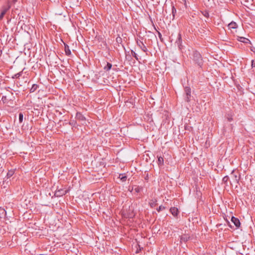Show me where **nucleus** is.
<instances>
[{
  "label": "nucleus",
  "instance_id": "nucleus-5",
  "mask_svg": "<svg viewBox=\"0 0 255 255\" xmlns=\"http://www.w3.org/2000/svg\"><path fill=\"white\" fill-rule=\"evenodd\" d=\"M69 192L68 189H60L57 190L55 192V195L57 197H61L65 195Z\"/></svg>",
  "mask_w": 255,
  "mask_h": 255
},
{
  "label": "nucleus",
  "instance_id": "nucleus-25",
  "mask_svg": "<svg viewBox=\"0 0 255 255\" xmlns=\"http://www.w3.org/2000/svg\"><path fill=\"white\" fill-rule=\"evenodd\" d=\"M165 209H166L165 207H164V206H163L162 205H160V206H159L158 208H157L156 209V210H157V212H160V211H162V210H164Z\"/></svg>",
  "mask_w": 255,
  "mask_h": 255
},
{
  "label": "nucleus",
  "instance_id": "nucleus-16",
  "mask_svg": "<svg viewBox=\"0 0 255 255\" xmlns=\"http://www.w3.org/2000/svg\"><path fill=\"white\" fill-rule=\"evenodd\" d=\"M8 9H9V7L5 8L2 10V11L1 12V13L0 14V20L3 18L4 15L5 14L6 12H7V11L8 10Z\"/></svg>",
  "mask_w": 255,
  "mask_h": 255
},
{
  "label": "nucleus",
  "instance_id": "nucleus-37",
  "mask_svg": "<svg viewBox=\"0 0 255 255\" xmlns=\"http://www.w3.org/2000/svg\"><path fill=\"white\" fill-rule=\"evenodd\" d=\"M122 46H123V47L124 48V49L126 51V48H125V47L124 46V45H123V44H122Z\"/></svg>",
  "mask_w": 255,
  "mask_h": 255
},
{
  "label": "nucleus",
  "instance_id": "nucleus-13",
  "mask_svg": "<svg viewBox=\"0 0 255 255\" xmlns=\"http://www.w3.org/2000/svg\"><path fill=\"white\" fill-rule=\"evenodd\" d=\"M238 40L239 41L245 43H248L249 42H250V41L249 39L246 38L244 37H238Z\"/></svg>",
  "mask_w": 255,
  "mask_h": 255
},
{
  "label": "nucleus",
  "instance_id": "nucleus-15",
  "mask_svg": "<svg viewBox=\"0 0 255 255\" xmlns=\"http://www.w3.org/2000/svg\"><path fill=\"white\" fill-rule=\"evenodd\" d=\"M119 178L121 179L123 182H125L126 181L127 179V176H126L125 173L124 174H120Z\"/></svg>",
  "mask_w": 255,
  "mask_h": 255
},
{
  "label": "nucleus",
  "instance_id": "nucleus-2",
  "mask_svg": "<svg viewBox=\"0 0 255 255\" xmlns=\"http://www.w3.org/2000/svg\"><path fill=\"white\" fill-rule=\"evenodd\" d=\"M184 92L185 96L184 98L185 101L189 102L190 101L191 98V89L189 87H186L184 88Z\"/></svg>",
  "mask_w": 255,
  "mask_h": 255
},
{
  "label": "nucleus",
  "instance_id": "nucleus-19",
  "mask_svg": "<svg viewBox=\"0 0 255 255\" xmlns=\"http://www.w3.org/2000/svg\"><path fill=\"white\" fill-rule=\"evenodd\" d=\"M229 177L228 176L226 175L224 176L222 179V182L226 185L228 186V181L229 180Z\"/></svg>",
  "mask_w": 255,
  "mask_h": 255
},
{
  "label": "nucleus",
  "instance_id": "nucleus-4",
  "mask_svg": "<svg viewBox=\"0 0 255 255\" xmlns=\"http://www.w3.org/2000/svg\"><path fill=\"white\" fill-rule=\"evenodd\" d=\"M237 173H238L236 172L234 170H233L231 173L233 182L236 184H238L240 180V176H238Z\"/></svg>",
  "mask_w": 255,
  "mask_h": 255
},
{
  "label": "nucleus",
  "instance_id": "nucleus-11",
  "mask_svg": "<svg viewBox=\"0 0 255 255\" xmlns=\"http://www.w3.org/2000/svg\"><path fill=\"white\" fill-rule=\"evenodd\" d=\"M190 237L188 234L182 235L180 237V242H186L190 239Z\"/></svg>",
  "mask_w": 255,
  "mask_h": 255
},
{
  "label": "nucleus",
  "instance_id": "nucleus-17",
  "mask_svg": "<svg viewBox=\"0 0 255 255\" xmlns=\"http://www.w3.org/2000/svg\"><path fill=\"white\" fill-rule=\"evenodd\" d=\"M149 204L151 207H154L157 205V200L155 199H152L149 203Z\"/></svg>",
  "mask_w": 255,
  "mask_h": 255
},
{
  "label": "nucleus",
  "instance_id": "nucleus-32",
  "mask_svg": "<svg viewBox=\"0 0 255 255\" xmlns=\"http://www.w3.org/2000/svg\"><path fill=\"white\" fill-rule=\"evenodd\" d=\"M254 61L253 60L252 61V67H255V63H254Z\"/></svg>",
  "mask_w": 255,
  "mask_h": 255
},
{
  "label": "nucleus",
  "instance_id": "nucleus-24",
  "mask_svg": "<svg viewBox=\"0 0 255 255\" xmlns=\"http://www.w3.org/2000/svg\"><path fill=\"white\" fill-rule=\"evenodd\" d=\"M143 189V188L142 187H139V186H136L135 188H134V191L136 193H139L140 192V191H142V190Z\"/></svg>",
  "mask_w": 255,
  "mask_h": 255
},
{
  "label": "nucleus",
  "instance_id": "nucleus-29",
  "mask_svg": "<svg viewBox=\"0 0 255 255\" xmlns=\"http://www.w3.org/2000/svg\"><path fill=\"white\" fill-rule=\"evenodd\" d=\"M202 13L204 15V16H205V17H209V13L208 11H204L202 12Z\"/></svg>",
  "mask_w": 255,
  "mask_h": 255
},
{
  "label": "nucleus",
  "instance_id": "nucleus-31",
  "mask_svg": "<svg viewBox=\"0 0 255 255\" xmlns=\"http://www.w3.org/2000/svg\"><path fill=\"white\" fill-rule=\"evenodd\" d=\"M227 119L229 122H231L233 120V118H232V117H228Z\"/></svg>",
  "mask_w": 255,
  "mask_h": 255
},
{
  "label": "nucleus",
  "instance_id": "nucleus-9",
  "mask_svg": "<svg viewBox=\"0 0 255 255\" xmlns=\"http://www.w3.org/2000/svg\"><path fill=\"white\" fill-rule=\"evenodd\" d=\"M231 221L234 224L235 226L237 228L240 227L241 223L240 220L237 218L233 216L231 218Z\"/></svg>",
  "mask_w": 255,
  "mask_h": 255
},
{
  "label": "nucleus",
  "instance_id": "nucleus-18",
  "mask_svg": "<svg viewBox=\"0 0 255 255\" xmlns=\"http://www.w3.org/2000/svg\"><path fill=\"white\" fill-rule=\"evenodd\" d=\"M229 27L230 28H232V29H235V28H236L237 27V23L234 22V21H232L231 22H230L229 24Z\"/></svg>",
  "mask_w": 255,
  "mask_h": 255
},
{
  "label": "nucleus",
  "instance_id": "nucleus-30",
  "mask_svg": "<svg viewBox=\"0 0 255 255\" xmlns=\"http://www.w3.org/2000/svg\"><path fill=\"white\" fill-rule=\"evenodd\" d=\"M157 32H158V35L159 38L160 39V41L161 42H162L163 40V39L162 37V35L160 32H159V31H157Z\"/></svg>",
  "mask_w": 255,
  "mask_h": 255
},
{
  "label": "nucleus",
  "instance_id": "nucleus-21",
  "mask_svg": "<svg viewBox=\"0 0 255 255\" xmlns=\"http://www.w3.org/2000/svg\"><path fill=\"white\" fill-rule=\"evenodd\" d=\"M164 162L163 158L161 156L158 157V163L159 165H163Z\"/></svg>",
  "mask_w": 255,
  "mask_h": 255
},
{
  "label": "nucleus",
  "instance_id": "nucleus-26",
  "mask_svg": "<svg viewBox=\"0 0 255 255\" xmlns=\"http://www.w3.org/2000/svg\"><path fill=\"white\" fill-rule=\"evenodd\" d=\"M19 123H21L23 121V114L22 113H20L19 114Z\"/></svg>",
  "mask_w": 255,
  "mask_h": 255
},
{
  "label": "nucleus",
  "instance_id": "nucleus-8",
  "mask_svg": "<svg viewBox=\"0 0 255 255\" xmlns=\"http://www.w3.org/2000/svg\"><path fill=\"white\" fill-rule=\"evenodd\" d=\"M75 118L77 120L84 122L83 124H85L86 118L81 113L77 112Z\"/></svg>",
  "mask_w": 255,
  "mask_h": 255
},
{
  "label": "nucleus",
  "instance_id": "nucleus-14",
  "mask_svg": "<svg viewBox=\"0 0 255 255\" xmlns=\"http://www.w3.org/2000/svg\"><path fill=\"white\" fill-rule=\"evenodd\" d=\"M112 67V64L109 62H107L106 65L104 66V69L105 71H108L111 69Z\"/></svg>",
  "mask_w": 255,
  "mask_h": 255
},
{
  "label": "nucleus",
  "instance_id": "nucleus-35",
  "mask_svg": "<svg viewBox=\"0 0 255 255\" xmlns=\"http://www.w3.org/2000/svg\"><path fill=\"white\" fill-rule=\"evenodd\" d=\"M69 124L71 125H73L74 124H73V122H69Z\"/></svg>",
  "mask_w": 255,
  "mask_h": 255
},
{
  "label": "nucleus",
  "instance_id": "nucleus-3",
  "mask_svg": "<svg viewBox=\"0 0 255 255\" xmlns=\"http://www.w3.org/2000/svg\"><path fill=\"white\" fill-rule=\"evenodd\" d=\"M175 44L178 46L179 49L181 51L184 46L182 45L181 34L180 33L178 34L177 39L175 42Z\"/></svg>",
  "mask_w": 255,
  "mask_h": 255
},
{
  "label": "nucleus",
  "instance_id": "nucleus-28",
  "mask_svg": "<svg viewBox=\"0 0 255 255\" xmlns=\"http://www.w3.org/2000/svg\"><path fill=\"white\" fill-rule=\"evenodd\" d=\"M116 41L118 43L122 44V38L121 37H118L116 38Z\"/></svg>",
  "mask_w": 255,
  "mask_h": 255
},
{
  "label": "nucleus",
  "instance_id": "nucleus-6",
  "mask_svg": "<svg viewBox=\"0 0 255 255\" xmlns=\"http://www.w3.org/2000/svg\"><path fill=\"white\" fill-rule=\"evenodd\" d=\"M14 169H11L8 170L6 176V179H5V180L3 182V184H4V183L7 184L8 182H9L10 180L8 181L7 180L14 174Z\"/></svg>",
  "mask_w": 255,
  "mask_h": 255
},
{
  "label": "nucleus",
  "instance_id": "nucleus-20",
  "mask_svg": "<svg viewBox=\"0 0 255 255\" xmlns=\"http://www.w3.org/2000/svg\"><path fill=\"white\" fill-rule=\"evenodd\" d=\"M38 87V86L37 84H33L32 86V87L30 89V93L34 92V91H35L36 90V89H37Z\"/></svg>",
  "mask_w": 255,
  "mask_h": 255
},
{
  "label": "nucleus",
  "instance_id": "nucleus-10",
  "mask_svg": "<svg viewBox=\"0 0 255 255\" xmlns=\"http://www.w3.org/2000/svg\"><path fill=\"white\" fill-rule=\"evenodd\" d=\"M170 212L172 214V215L174 217H177L179 211H178V209L177 208H176V207H171L170 209Z\"/></svg>",
  "mask_w": 255,
  "mask_h": 255
},
{
  "label": "nucleus",
  "instance_id": "nucleus-38",
  "mask_svg": "<svg viewBox=\"0 0 255 255\" xmlns=\"http://www.w3.org/2000/svg\"><path fill=\"white\" fill-rule=\"evenodd\" d=\"M145 179L146 180H147V179H148V176H147H147H146V177L145 178Z\"/></svg>",
  "mask_w": 255,
  "mask_h": 255
},
{
  "label": "nucleus",
  "instance_id": "nucleus-22",
  "mask_svg": "<svg viewBox=\"0 0 255 255\" xmlns=\"http://www.w3.org/2000/svg\"><path fill=\"white\" fill-rule=\"evenodd\" d=\"M22 71H21V72H20L19 73H17L14 74L12 77V78H13V79L18 78H19L20 76H21L22 75Z\"/></svg>",
  "mask_w": 255,
  "mask_h": 255
},
{
  "label": "nucleus",
  "instance_id": "nucleus-27",
  "mask_svg": "<svg viewBox=\"0 0 255 255\" xmlns=\"http://www.w3.org/2000/svg\"><path fill=\"white\" fill-rule=\"evenodd\" d=\"M172 13L173 15V17H174L175 14L176 13V9L175 8L174 6L172 7Z\"/></svg>",
  "mask_w": 255,
  "mask_h": 255
},
{
  "label": "nucleus",
  "instance_id": "nucleus-36",
  "mask_svg": "<svg viewBox=\"0 0 255 255\" xmlns=\"http://www.w3.org/2000/svg\"><path fill=\"white\" fill-rule=\"evenodd\" d=\"M2 54V50H0V57L1 56Z\"/></svg>",
  "mask_w": 255,
  "mask_h": 255
},
{
  "label": "nucleus",
  "instance_id": "nucleus-12",
  "mask_svg": "<svg viewBox=\"0 0 255 255\" xmlns=\"http://www.w3.org/2000/svg\"><path fill=\"white\" fill-rule=\"evenodd\" d=\"M64 46H65V54L66 55L69 56L71 54V52L69 48V47L67 44H65V43H64Z\"/></svg>",
  "mask_w": 255,
  "mask_h": 255
},
{
  "label": "nucleus",
  "instance_id": "nucleus-7",
  "mask_svg": "<svg viewBox=\"0 0 255 255\" xmlns=\"http://www.w3.org/2000/svg\"><path fill=\"white\" fill-rule=\"evenodd\" d=\"M136 43L137 46L141 49L142 51H143L144 52H147V48L144 45L143 43L141 41H136Z\"/></svg>",
  "mask_w": 255,
  "mask_h": 255
},
{
  "label": "nucleus",
  "instance_id": "nucleus-1",
  "mask_svg": "<svg viewBox=\"0 0 255 255\" xmlns=\"http://www.w3.org/2000/svg\"><path fill=\"white\" fill-rule=\"evenodd\" d=\"M192 59L195 64H197L199 68L202 67L203 64V61L201 54L198 51H193Z\"/></svg>",
  "mask_w": 255,
  "mask_h": 255
},
{
  "label": "nucleus",
  "instance_id": "nucleus-39",
  "mask_svg": "<svg viewBox=\"0 0 255 255\" xmlns=\"http://www.w3.org/2000/svg\"><path fill=\"white\" fill-rule=\"evenodd\" d=\"M13 1H14V2H15L16 1H17V0H13Z\"/></svg>",
  "mask_w": 255,
  "mask_h": 255
},
{
  "label": "nucleus",
  "instance_id": "nucleus-33",
  "mask_svg": "<svg viewBox=\"0 0 255 255\" xmlns=\"http://www.w3.org/2000/svg\"><path fill=\"white\" fill-rule=\"evenodd\" d=\"M182 0L184 1V4L185 6V7H187L186 0Z\"/></svg>",
  "mask_w": 255,
  "mask_h": 255
},
{
  "label": "nucleus",
  "instance_id": "nucleus-23",
  "mask_svg": "<svg viewBox=\"0 0 255 255\" xmlns=\"http://www.w3.org/2000/svg\"><path fill=\"white\" fill-rule=\"evenodd\" d=\"M131 53L132 56L137 61H138L139 59L137 54L132 50H131Z\"/></svg>",
  "mask_w": 255,
  "mask_h": 255
},
{
  "label": "nucleus",
  "instance_id": "nucleus-34",
  "mask_svg": "<svg viewBox=\"0 0 255 255\" xmlns=\"http://www.w3.org/2000/svg\"><path fill=\"white\" fill-rule=\"evenodd\" d=\"M2 211H3V213L4 212L5 213V215H6V212L4 209H3Z\"/></svg>",
  "mask_w": 255,
  "mask_h": 255
}]
</instances>
